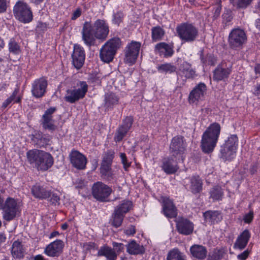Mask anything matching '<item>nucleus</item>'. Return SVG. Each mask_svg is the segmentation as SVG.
I'll use <instances>...</instances> for the list:
<instances>
[{
	"label": "nucleus",
	"instance_id": "10",
	"mask_svg": "<svg viewBox=\"0 0 260 260\" xmlns=\"http://www.w3.org/2000/svg\"><path fill=\"white\" fill-rule=\"evenodd\" d=\"M141 44L140 42L132 41L128 43L124 49V62L132 65L134 64L138 56Z\"/></svg>",
	"mask_w": 260,
	"mask_h": 260
},
{
	"label": "nucleus",
	"instance_id": "34",
	"mask_svg": "<svg viewBox=\"0 0 260 260\" xmlns=\"http://www.w3.org/2000/svg\"><path fill=\"white\" fill-rule=\"evenodd\" d=\"M204 217L211 223H217L222 219L220 212L218 211H207L204 213Z\"/></svg>",
	"mask_w": 260,
	"mask_h": 260
},
{
	"label": "nucleus",
	"instance_id": "12",
	"mask_svg": "<svg viewBox=\"0 0 260 260\" xmlns=\"http://www.w3.org/2000/svg\"><path fill=\"white\" fill-rule=\"evenodd\" d=\"M47 80L44 77L36 79L31 84V94L36 98L43 97L46 92Z\"/></svg>",
	"mask_w": 260,
	"mask_h": 260
},
{
	"label": "nucleus",
	"instance_id": "64",
	"mask_svg": "<svg viewBox=\"0 0 260 260\" xmlns=\"http://www.w3.org/2000/svg\"><path fill=\"white\" fill-rule=\"evenodd\" d=\"M82 14L81 9L79 8L76 9V10L73 13V16H80Z\"/></svg>",
	"mask_w": 260,
	"mask_h": 260
},
{
	"label": "nucleus",
	"instance_id": "46",
	"mask_svg": "<svg viewBox=\"0 0 260 260\" xmlns=\"http://www.w3.org/2000/svg\"><path fill=\"white\" fill-rule=\"evenodd\" d=\"M114 157V152L111 150L108 151L104 154L101 164L111 166Z\"/></svg>",
	"mask_w": 260,
	"mask_h": 260
},
{
	"label": "nucleus",
	"instance_id": "42",
	"mask_svg": "<svg viewBox=\"0 0 260 260\" xmlns=\"http://www.w3.org/2000/svg\"><path fill=\"white\" fill-rule=\"evenodd\" d=\"M151 37L153 42L161 40L165 35V31L160 26L153 27L151 29Z\"/></svg>",
	"mask_w": 260,
	"mask_h": 260
},
{
	"label": "nucleus",
	"instance_id": "21",
	"mask_svg": "<svg viewBox=\"0 0 260 260\" xmlns=\"http://www.w3.org/2000/svg\"><path fill=\"white\" fill-rule=\"evenodd\" d=\"M44 151L38 149L30 150L26 153L27 159L29 163L37 169L41 164Z\"/></svg>",
	"mask_w": 260,
	"mask_h": 260
},
{
	"label": "nucleus",
	"instance_id": "18",
	"mask_svg": "<svg viewBox=\"0 0 260 260\" xmlns=\"http://www.w3.org/2000/svg\"><path fill=\"white\" fill-rule=\"evenodd\" d=\"M206 90V86L204 83H199L190 92L188 96L189 103H193L201 100L204 96Z\"/></svg>",
	"mask_w": 260,
	"mask_h": 260
},
{
	"label": "nucleus",
	"instance_id": "41",
	"mask_svg": "<svg viewBox=\"0 0 260 260\" xmlns=\"http://www.w3.org/2000/svg\"><path fill=\"white\" fill-rule=\"evenodd\" d=\"M132 206V202L129 201H123L122 203L117 206L115 210L123 215L128 212Z\"/></svg>",
	"mask_w": 260,
	"mask_h": 260
},
{
	"label": "nucleus",
	"instance_id": "40",
	"mask_svg": "<svg viewBox=\"0 0 260 260\" xmlns=\"http://www.w3.org/2000/svg\"><path fill=\"white\" fill-rule=\"evenodd\" d=\"M124 217V215L114 210L111 219V225L115 228L119 227L122 223Z\"/></svg>",
	"mask_w": 260,
	"mask_h": 260
},
{
	"label": "nucleus",
	"instance_id": "7",
	"mask_svg": "<svg viewBox=\"0 0 260 260\" xmlns=\"http://www.w3.org/2000/svg\"><path fill=\"white\" fill-rule=\"evenodd\" d=\"M247 38L245 31L240 28L233 29L228 37L229 47L234 50H239L247 42Z\"/></svg>",
	"mask_w": 260,
	"mask_h": 260
},
{
	"label": "nucleus",
	"instance_id": "23",
	"mask_svg": "<svg viewBox=\"0 0 260 260\" xmlns=\"http://www.w3.org/2000/svg\"><path fill=\"white\" fill-rule=\"evenodd\" d=\"M13 12L15 16H32V13L29 6L21 1H19L15 4Z\"/></svg>",
	"mask_w": 260,
	"mask_h": 260
},
{
	"label": "nucleus",
	"instance_id": "35",
	"mask_svg": "<svg viewBox=\"0 0 260 260\" xmlns=\"http://www.w3.org/2000/svg\"><path fill=\"white\" fill-rule=\"evenodd\" d=\"M202 181L199 176L190 178V189L193 193H199L202 189Z\"/></svg>",
	"mask_w": 260,
	"mask_h": 260
},
{
	"label": "nucleus",
	"instance_id": "47",
	"mask_svg": "<svg viewBox=\"0 0 260 260\" xmlns=\"http://www.w3.org/2000/svg\"><path fill=\"white\" fill-rule=\"evenodd\" d=\"M176 68L170 63H166L160 65L158 68V70L162 72L172 73L175 72Z\"/></svg>",
	"mask_w": 260,
	"mask_h": 260
},
{
	"label": "nucleus",
	"instance_id": "13",
	"mask_svg": "<svg viewBox=\"0 0 260 260\" xmlns=\"http://www.w3.org/2000/svg\"><path fill=\"white\" fill-rule=\"evenodd\" d=\"M176 229L178 232L183 235H189L193 232V223L187 218L179 217L176 220Z\"/></svg>",
	"mask_w": 260,
	"mask_h": 260
},
{
	"label": "nucleus",
	"instance_id": "32",
	"mask_svg": "<svg viewBox=\"0 0 260 260\" xmlns=\"http://www.w3.org/2000/svg\"><path fill=\"white\" fill-rule=\"evenodd\" d=\"M236 150L222 145L220 150V157L224 161L231 160L236 156Z\"/></svg>",
	"mask_w": 260,
	"mask_h": 260
},
{
	"label": "nucleus",
	"instance_id": "58",
	"mask_svg": "<svg viewBox=\"0 0 260 260\" xmlns=\"http://www.w3.org/2000/svg\"><path fill=\"white\" fill-rule=\"evenodd\" d=\"M6 0H0V13H2L6 11Z\"/></svg>",
	"mask_w": 260,
	"mask_h": 260
},
{
	"label": "nucleus",
	"instance_id": "57",
	"mask_svg": "<svg viewBox=\"0 0 260 260\" xmlns=\"http://www.w3.org/2000/svg\"><path fill=\"white\" fill-rule=\"evenodd\" d=\"M249 251L248 250H245L237 256L238 259L240 260H245L248 256Z\"/></svg>",
	"mask_w": 260,
	"mask_h": 260
},
{
	"label": "nucleus",
	"instance_id": "61",
	"mask_svg": "<svg viewBox=\"0 0 260 260\" xmlns=\"http://www.w3.org/2000/svg\"><path fill=\"white\" fill-rule=\"evenodd\" d=\"M19 92V89L18 88L15 89L14 91L13 92L12 95L9 97L11 98L12 101H14L16 99V97Z\"/></svg>",
	"mask_w": 260,
	"mask_h": 260
},
{
	"label": "nucleus",
	"instance_id": "49",
	"mask_svg": "<svg viewBox=\"0 0 260 260\" xmlns=\"http://www.w3.org/2000/svg\"><path fill=\"white\" fill-rule=\"evenodd\" d=\"M112 246L117 255L124 251L125 245L123 243L113 242Z\"/></svg>",
	"mask_w": 260,
	"mask_h": 260
},
{
	"label": "nucleus",
	"instance_id": "8",
	"mask_svg": "<svg viewBox=\"0 0 260 260\" xmlns=\"http://www.w3.org/2000/svg\"><path fill=\"white\" fill-rule=\"evenodd\" d=\"M186 147V143L183 137L177 136L174 137L171 141L170 145V152L174 158L183 160Z\"/></svg>",
	"mask_w": 260,
	"mask_h": 260
},
{
	"label": "nucleus",
	"instance_id": "5",
	"mask_svg": "<svg viewBox=\"0 0 260 260\" xmlns=\"http://www.w3.org/2000/svg\"><path fill=\"white\" fill-rule=\"evenodd\" d=\"M88 86L85 81H79L74 88L69 89L66 91L64 100L71 104H73L83 99L87 91Z\"/></svg>",
	"mask_w": 260,
	"mask_h": 260
},
{
	"label": "nucleus",
	"instance_id": "48",
	"mask_svg": "<svg viewBox=\"0 0 260 260\" xmlns=\"http://www.w3.org/2000/svg\"><path fill=\"white\" fill-rule=\"evenodd\" d=\"M200 58L202 62L205 64L214 66L215 64V59L211 55H207L205 58L203 55H201Z\"/></svg>",
	"mask_w": 260,
	"mask_h": 260
},
{
	"label": "nucleus",
	"instance_id": "25",
	"mask_svg": "<svg viewBox=\"0 0 260 260\" xmlns=\"http://www.w3.org/2000/svg\"><path fill=\"white\" fill-rule=\"evenodd\" d=\"M125 246L126 252L131 255L143 254L145 252L144 246L137 243L134 240H131Z\"/></svg>",
	"mask_w": 260,
	"mask_h": 260
},
{
	"label": "nucleus",
	"instance_id": "52",
	"mask_svg": "<svg viewBox=\"0 0 260 260\" xmlns=\"http://www.w3.org/2000/svg\"><path fill=\"white\" fill-rule=\"evenodd\" d=\"M87 182L82 179H77L74 182V185L76 188L82 189L87 186Z\"/></svg>",
	"mask_w": 260,
	"mask_h": 260
},
{
	"label": "nucleus",
	"instance_id": "20",
	"mask_svg": "<svg viewBox=\"0 0 260 260\" xmlns=\"http://www.w3.org/2000/svg\"><path fill=\"white\" fill-rule=\"evenodd\" d=\"M162 211L164 215L169 218H174L177 215V209L173 201L167 197L162 199Z\"/></svg>",
	"mask_w": 260,
	"mask_h": 260
},
{
	"label": "nucleus",
	"instance_id": "27",
	"mask_svg": "<svg viewBox=\"0 0 260 260\" xmlns=\"http://www.w3.org/2000/svg\"><path fill=\"white\" fill-rule=\"evenodd\" d=\"M231 73V70L230 68H224L222 66L218 65L214 71L213 80L217 81L224 80L228 78Z\"/></svg>",
	"mask_w": 260,
	"mask_h": 260
},
{
	"label": "nucleus",
	"instance_id": "37",
	"mask_svg": "<svg viewBox=\"0 0 260 260\" xmlns=\"http://www.w3.org/2000/svg\"><path fill=\"white\" fill-rule=\"evenodd\" d=\"M100 170L102 177L108 181L114 179V174L111 165L101 164Z\"/></svg>",
	"mask_w": 260,
	"mask_h": 260
},
{
	"label": "nucleus",
	"instance_id": "63",
	"mask_svg": "<svg viewBox=\"0 0 260 260\" xmlns=\"http://www.w3.org/2000/svg\"><path fill=\"white\" fill-rule=\"evenodd\" d=\"M112 21L114 24L119 25V24L122 22L121 17H113Z\"/></svg>",
	"mask_w": 260,
	"mask_h": 260
},
{
	"label": "nucleus",
	"instance_id": "17",
	"mask_svg": "<svg viewBox=\"0 0 260 260\" xmlns=\"http://www.w3.org/2000/svg\"><path fill=\"white\" fill-rule=\"evenodd\" d=\"M64 246L62 241L57 240L49 244L45 249L44 253L49 256H58L62 251Z\"/></svg>",
	"mask_w": 260,
	"mask_h": 260
},
{
	"label": "nucleus",
	"instance_id": "31",
	"mask_svg": "<svg viewBox=\"0 0 260 260\" xmlns=\"http://www.w3.org/2000/svg\"><path fill=\"white\" fill-rule=\"evenodd\" d=\"M191 255L199 259H203L207 255V249L205 247L200 245H194L190 248Z\"/></svg>",
	"mask_w": 260,
	"mask_h": 260
},
{
	"label": "nucleus",
	"instance_id": "60",
	"mask_svg": "<svg viewBox=\"0 0 260 260\" xmlns=\"http://www.w3.org/2000/svg\"><path fill=\"white\" fill-rule=\"evenodd\" d=\"M253 94L260 99V83L254 87Z\"/></svg>",
	"mask_w": 260,
	"mask_h": 260
},
{
	"label": "nucleus",
	"instance_id": "22",
	"mask_svg": "<svg viewBox=\"0 0 260 260\" xmlns=\"http://www.w3.org/2000/svg\"><path fill=\"white\" fill-rule=\"evenodd\" d=\"M178 74L185 79H193L196 76V71L191 67V64L187 61H183L179 68Z\"/></svg>",
	"mask_w": 260,
	"mask_h": 260
},
{
	"label": "nucleus",
	"instance_id": "44",
	"mask_svg": "<svg viewBox=\"0 0 260 260\" xmlns=\"http://www.w3.org/2000/svg\"><path fill=\"white\" fill-rule=\"evenodd\" d=\"M238 139L236 135H231L225 141V143L223 145L228 147V148H232L234 149H237L238 146Z\"/></svg>",
	"mask_w": 260,
	"mask_h": 260
},
{
	"label": "nucleus",
	"instance_id": "59",
	"mask_svg": "<svg viewBox=\"0 0 260 260\" xmlns=\"http://www.w3.org/2000/svg\"><path fill=\"white\" fill-rule=\"evenodd\" d=\"M18 18L19 21L24 23H27L31 22L32 20V17H16Z\"/></svg>",
	"mask_w": 260,
	"mask_h": 260
},
{
	"label": "nucleus",
	"instance_id": "15",
	"mask_svg": "<svg viewBox=\"0 0 260 260\" xmlns=\"http://www.w3.org/2000/svg\"><path fill=\"white\" fill-rule=\"evenodd\" d=\"M72 58L73 66L77 69H80L84 64L85 58V51L83 47L79 45H75Z\"/></svg>",
	"mask_w": 260,
	"mask_h": 260
},
{
	"label": "nucleus",
	"instance_id": "50",
	"mask_svg": "<svg viewBox=\"0 0 260 260\" xmlns=\"http://www.w3.org/2000/svg\"><path fill=\"white\" fill-rule=\"evenodd\" d=\"M120 157L121 158V162L123 166V168L125 171H127L128 170V168L131 166V162H128L125 153H120Z\"/></svg>",
	"mask_w": 260,
	"mask_h": 260
},
{
	"label": "nucleus",
	"instance_id": "30",
	"mask_svg": "<svg viewBox=\"0 0 260 260\" xmlns=\"http://www.w3.org/2000/svg\"><path fill=\"white\" fill-rule=\"evenodd\" d=\"M31 193L35 198L41 199H46L50 196V191L38 184H36L32 187Z\"/></svg>",
	"mask_w": 260,
	"mask_h": 260
},
{
	"label": "nucleus",
	"instance_id": "53",
	"mask_svg": "<svg viewBox=\"0 0 260 260\" xmlns=\"http://www.w3.org/2000/svg\"><path fill=\"white\" fill-rule=\"evenodd\" d=\"M50 198V201L53 204L56 205V204H59L60 198L57 193H54L50 191V196L49 197Z\"/></svg>",
	"mask_w": 260,
	"mask_h": 260
},
{
	"label": "nucleus",
	"instance_id": "51",
	"mask_svg": "<svg viewBox=\"0 0 260 260\" xmlns=\"http://www.w3.org/2000/svg\"><path fill=\"white\" fill-rule=\"evenodd\" d=\"M252 0H237L236 4L238 8H246L250 5Z\"/></svg>",
	"mask_w": 260,
	"mask_h": 260
},
{
	"label": "nucleus",
	"instance_id": "4",
	"mask_svg": "<svg viewBox=\"0 0 260 260\" xmlns=\"http://www.w3.org/2000/svg\"><path fill=\"white\" fill-rule=\"evenodd\" d=\"M176 30L178 37L184 42H193L199 36L198 28L192 23H182L177 25Z\"/></svg>",
	"mask_w": 260,
	"mask_h": 260
},
{
	"label": "nucleus",
	"instance_id": "62",
	"mask_svg": "<svg viewBox=\"0 0 260 260\" xmlns=\"http://www.w3.org/2000/svg\"><path fill=\"white\" fill-rule=\"evenodd\" d=\"M11 98H8L3 104L2 107L4 108H6L9 104L12 102Z\"/></svg>",
	"mask_w": 260,
	"mask_h": 260
},
{
	"label": "nucleus",
	"instance_id": "14",
	"mask_svg": "<svg viewBox=\"0 0 260 260\" xmlns=\"http://www.w3.org/2000/svg\"><path fill=\"white\" fill-rule=\"evenodd\" d=\"M133 119L131 116L126 117L123 120L121 125L117 128L114 136V140L117 142L121 141L126 136L132 127Z\"/></svg>",
	"mask_w": 260,
	"mask_h": 260
},
{
	"label": "nucleus",
	"instance_id": "16",
	"mask_svg": "<svg viewBox=\"0 0 260 260\" xmlns=\"http://www.w3.org/2000/svg\"><path fill=\"white\" fill-rule=\"evenodd\" d=\"M183 160H178L174 158L171 155L169 157L165 158L162 159V169L167 174H173L175 173L179 169L178 163L183 161Z\"/></svg>",
	"mask_w": 260,
	"mask_h": 260
},
{
	"label": "nucleus",
	"instance_id": "11",
	"mask_svg": "<svg viewBox=\"0 0 260 260\" xmlns=\"http://www.w3.org/2000/svg\"><path fill=\"white\" fill-rule=\"evenodd\" d=\"M57 110L56 107H51L47 109L42 115L41 119V125L45 130H48L52 132L57 129V126L54 124V120L53 119V114Z\"/></svg>",
	"mask_w": 260,
	"mask_h": 260
},
{
	"label": "nucleus",
	"instance_id": "45",
	"mask_svg": "<svg viewBox=\"0 0 260 260\" xmlns=\"http://www.w3.org/2000/svg\"><path fill=\"white\" fill-rule=\"evenodd\" d=\"M9 51L14 54H18L21 52L20 45L16 42L14 38L10 39L9 42Z\"/></svg>",
	"mask_w": 260,
	"mask_h": 260
},
{
	"label": "nucleus",
	"instance_id": "56",
	"mask_svg": "<svg viewBox=\"0 0 260 260\" xmlns=\"http://www.w3.org/2000/svg\"><path fill=\"white\" fill-rule=\"evenodd\" d=\"M253 218V212L251 211L248 213L246 214L243 218L244 221L245 223H250Z\"/></svg>",
	"mask_w": 260,
	"mask_h": 260
},
{
	"label": "nucleus",
	"instance_id": "24",
	"mask_svg": "<svg viewBox=\"0 0 260 260\" xmlns=\"http://www.w3.org/2000/svg\"><path fill=\"white\" fill-rule=\"evenodd\" d=\"M154 51L156 54L165 57H170L174 53L173 48L165 42L157 44L155 46Z\"/></svg>",
	"mask_w": 260,
	"mask_h": 260
},
{
	"label": "nucleus",
	"instance_id": "39",
	"mask_svg": "<svg viewBox=\"0 0 260 260\" xmlns=\"http://www.w3.org/2000/svg\"><path fill=\"white\" fill-rule=\"evenodd\" d=\"M210 198L213 201H220L222 200L223 192L220 186H216L213 187L210 191Z\"/></svg>",
	"mask_w": 260,
	"mask_h": 260
},
{
	"label": "nucleus",
	"instance_id": "43",
	"mask_svg": "<svg viewBox=\"0 0 260 260\" xmlns=\"http://www.w3.org/2000/svg\"><path fill=\"white\" fill-rule=\"evenodd\" d=\"M225 253L223 249H214L208 255L207 260H220Z\"/></svg>",
	"mask_w": 260,
	"mask_h": 260
},
{
	"label": "nucleus",
	"instance_id": "26",
	"mask_svg": "<svg viewBox=\"0 0 260 260\" xmlns=\"http://www.w3.org/2000/svg\"><path fill=\"white\" fill-rule=\"evenodd\" d=\"M250 238L248 230H244L237 238L234 245V248L240 250L243 249L247 245Z\"/></svg>",
	"mask_w": 260,
	"mask_h": 260
},
{
	"label": "nucleus",
	"instance_id": "19",
	"mask_svg": "<svg viewBox=\"0 0 260 260\" xmlns=\"http://www.w3.org/2000/svg\"><path fill=\"white\" fill-rule=\"evenodd\" d=\"M71 162L76 168L80 170L84 169L86 164V157L79 151H72L70 154Z\"/></svg>",
	"mask_w": 260,
	"mask_h": 260
},
{
	"label": "nucleus",
	"instance_id": "55",
	"mask_svg": "<svg viewBox=\"0 0 260 260\" xmlns=\"http://www.w3.org/2000/svg\"><path fill=\"white\" fill-rule=\"evenodd\" d=\"M124 233L127 236H133L136 233L135 226L131 225L127 229L124 230Z\"/></svg>",
	"mask_w": 260,
	"mask_h": 260
},
{
	"label": "nucleus",
	"instance_id": "2",
	"mask_svg": "<svg viewBox=\"0 0 260 260\" xmlns=\"http://www.w3.org/2000/svg\"><path fill=\"white\" fill-rule=\"evenodd\" d=\"M221 126L217 122L211 124L204 132L201 146L205 153L212 152L216 146L220 135Z\"/></svg>",
	"mask_w": 260,
	"mask_h": 260
},
{
	"label": "nucleus",
	"instance_id": "9",
	"mask_svg": "<svg viewBox=\"0 0 260 260\" xmlns=\"http://www.w3.org/2000/svg\"><path fill=\"white\" fill-rule=\"evenodd\" d=\"M112 192V188L103 182L98 181L92 185V196L98 201L102 202L109 201L108 198Z\"/></svg>",
	"mask_w": 260,
	"mask_h": 260
},
{
	"label": "nucleus",
	"instance_id": "6",
	"mask_svg": "<svg viewBox=\"0 0 260 260\" xmlns=\"http://www.w3.org/2000/svg\"><path fill=\"white\" fill-rule=\"evenodd\" d=\"M2 210L3 218L7 221L13 220L21 212L19 203L11 197L7 198L5 201Z\"/></svg>",
	"mask_w": 260,
	"mask_h": 260
},
{
	"label": "nucleus",
	"instance_id": "1",
	"mask_svg": "<svg viewBox=\"0 0 260 260\" xmlns=\"http://www.w3.org/2000/svg\"><path fill=\"white\" fill-rule=\"evenodd\" d=\"M109 26L104 20L98 19L93 24L86 21L82 30V39L88 47L95 44L96 39L105 40L109 34Z\"/></svg>",
	"mask_w": 260,
	"mask_h": 260
},
{
	"label": "nucleus",
	"instance_id": "36",
	"mask_svg": "<svg viewBox=\"0 0 260 260\" xmlns=\"http://www.w3.org/2000/svg\"><path fill=\"white\" fill-rule=\"evenodd\" d=\"M119 98L113 92L107 93L105 95V107L107 109L112 108L118 104Z\"/></svg>",
	"mask_w": 260,
	"mask_h": 260
},
{
	"label": "nucleus",
	"instance_id": "29",
	"mask_svg": "<svg viewBox=\"0 0 260 260\" xmlns=\"http://www.w3.org/2000/svg\"><path fill=\"white\" fill-rule=\"evenodd\" d=\"M43 158L41 159V164L39 165L37 169L41 171H46L50 168L53 164V158L52 155L46 152H44Z\"/></svg>",
	"mask_w": 260,
	"mask_h": 260
},
{
	"label": "nucleus",
	"instance_id": "28",
	"mask_svg": "<svg viewBox=\"0 0 260 260\" xmlns=\"http://www.w3.org/2000/svg\"><path fill=\"white\" fill-rule=\"evenodd\" d=\"M97 255L105 256L106 260H116L117 258V254L115 250L108 246L101 247L98 251Z\"/></svg>",
	"mask_w": 260,
	"mask_h": 260
},
{
	"label": "nucleus",
	"instance_id": "3",
	"mask_svg": "<svg viewBox=\"0 0 260 260\" xmlns=\"http://www.w3.org/2000/svg\"><path fill=\"white\" fill-rule=\"evenodd\" d=\"M122 45L121 40L118 37H114L105 43L100 51L101 59L109 63L112 61L114 56Z\"/></svg>",
	"mask_w": 260,
	"mask_h": 260
},
{
	"label": "nucleus",
	"instance_id": "38",
	"mask_svg": "<svg viewBox=\"0 0 260 260\" xmlns=\"http://www.w3.org/2000/svg\"><path fill=\"white\" fill-rule=\"evenodd\" d=\"M167 260H186L185 256L178 249L170 250L167 257Z\"/></svg>",
	"mask_w": 260,
	"mask_h": 260
},
{
	"label": "nucleus",
	"instance_id": "33",
	"mask_svg": "<svg viewBox=\"0 0 260 260\" xmlns=\"http://www.w3.org/2000/svg\"><path fill=\"white\" fill-rule=\"evenodd\" d=\"M11 253L13 257L15 258H21L23 257L24 253V249L21 242L18 241H15L12 244L11 248Z\"/></svg>",
	"mask_w": 260,
	"mask_h": 260
},
{
	"label": "nucleus",
	"instance_id": "54",
	"mask_svg": "<svg viewBox=\"0 0 260 260\" xmlns=\"http://www.w3.org/2000/svg\"><path fill=\"white\" fill-rule=\"evenodd\" d=\"M47 25L45 23H43L41 22H39L37 26L36 30L39 32H44L45 31L47 30Z\"/></svg>",
	"mask_w": 260,
	"mask_h": 260
}]
</instances>
